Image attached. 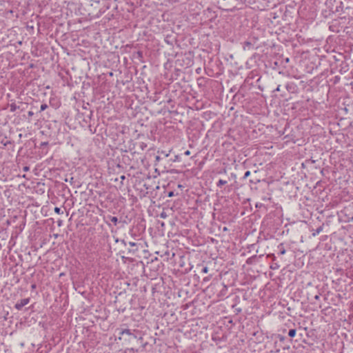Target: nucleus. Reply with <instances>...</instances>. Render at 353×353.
Listing matches in <instances>:
<instances>
[{"label":"nucleus","mask_w":353,"mask_h":353,"mask_svg":"<svg viewBox=\"0 0 353 353\" xmlns=\"http://www.w3.org/2000/svg\"><path fill=\"white\" fill-rule=\"evenodd\" d=\"M121 241H122L123 243H124L125 245V242L124 240H122Z\"/></svg>","instance_id":"35"},{"label":"nucleus","mask_w":353,"mask_h":353,"mask_svg":"<svg viewBox=\"0 0 353 353\" xmlns=\"http://www.w3.org/2000/svg\"><path fill=\"white\" fill-rule=\"evenodd\" d=\"M173 195H174L173 192H168V196H169V197H171V196H172Z\"/></svg>","instance_id":"29"},{"label":"nucleus","mask_w":353,"mask_h":353,"mask_svg":"<svg viewBox=\"0 0 353 353\" xmlns=\"http://www.w3.org/2000/svg\"><path fill=\"white\" fill-rule=\"evenodd\" d=\"M201 272L205 273V274L208 273V268L207 266L203 267L202 270H201Z\"/></svg>","instance_id":"19"},{"label":"nucleus","mask_w":353,"mask_h":353,"mask_svg":"<svg viewBox=\"0 0 353 353\" xmlns=\"http://www.w3.org/2000/svg\"><path fill=\"white\" fill-rule=\"evenodd\" d=\"M323 225L319 226V228H317L314 231V232L312 233V236H316L317 234H319L320 232H321L323 231Z\"/></svg>","instance_id":"7"},{"label":"nucleus","mask_w":353,"mask_h":353,"mask_svg":"<svg viewBox=\"0 0 353 353\" xmlns=\"http://www.w3.org/2000/svg\"><path fill=\"white\" fill-rule=\"evenodd\" d=\"M296 333V330L295 329H291L288 332V336L291 338H293L295 336Z\"/></svg>","instance_id":"12"},{"label":"nucleus","mask_w":353,"mask_h":353,"mask_svg":"<svg viewBox=\"0 0 353 353\" xmlns=\"http://www.w3.org/2000/svg\"><path fill=\"white\" fill-rule=\"evenodd\" d=\"M280 87H281V85H278L277 88H276L275 91L279 92L281 90Z\"/></svg>","instance_id":"30"},{"label":"nucleus","mask_w":353,"mask_h":353,"mask_svg":"<svg viewBox=\"0 0 353 353\" xmlns=\"http://www.w3.org/2000/svg\"><path fill=\"white\" fill-rule=\"evenodd\" d=\"M242 47L244 50H249L253 48L252 42L246 41L242 43Z\"/></svg>","instance_id":"3"},{"label":"nucleus","mask_w":353,"mask_h":353,"mask_svg":"<svg viewBox=\"0 0 353 353\" xmlns=\"http://www.w3.org/2000/svg\"><path fill=\"white\" fill-rule=\"evenodd\" d=\"M48 105H47L46 103H43V104H41V109H40V110H41V111H44L45 110H46V109L48 108Z\"/></svg>","instance_id":"17"},{"label":"nucleus","mask_w":353,"mask_h":353,"mask_svg":"<svg viewBox=\"0 0 353 353\" xmlns=\"http://www.w3.org/2000/svg\"><path fill=\"white\" fill-rule=\"evenodd\" d=\"M224 1H226V0H221V1H219V3L222 6V9L224 10H232V8L226 5L225 3H224Z\"/></svg>","instance_id":"4"},{"label":"nucleus","mask_w":353,"mask_h":353,"mask_svg":"<svg viewBox=\"0 0 353 353\" xmlns=\"http://www.w3.org/2000/svg\"><path fill=\"white\" fill-rule=\"evenodd\" d=\"M279 265L277 263H273L271 265H270V268L272 270H277L279 268Z\"/></svg>","instance_id":"14"},{"label":"nucleus","mask_w":353,"mask_h":353,"mask_svg":"<svg viewBox=\"0 0 353 353\" xmlns=\"http://www.w3.org/2000/svg\"><path fill=\"white\" fill-rule=\"evenodd\" d=\"M314 298L315 300H319L320 298V294H316Z\"/></svg>","instance_id":"25"},{"label":"nucleus","mask_w":353,"mask_h":353,"mask_svg":"<svg viewBox=\"0 0 353 353\" xmlns=\"http://www.w3.org/2000/svg\"><path fill=\"white\" fill-rule=\"evenodd\" d=\"M268 257H271L273 261H275L276 260V256H274V254H268Z\"/></svg>","instance_id":"21"},{"label":"nucleus","mask_w":353,"mask_h":353,"mask_svg":"<svg viewBox=\"0 0 353 353\" xmlns=\"http://www.w3.org/2000/svg\"><path fill=\"white\" fill-rule=\"evenodd\" d=\"M278 248L279 249V254H285L286 250H285L283 243L279 244V246H278Z\"/></svg>","instance_id":"10"},{"label":"nucleus","mask_w":353,"mask_h":353,"mask_svg":"<svg viewBox=\"0 0 353 353\" xmlns=\"http://www.w3.org/2000/svg\"><path fill=\"white\" fill-rule=\"evenodd\" d=\"M184 154L186 155V156H189L190 154V152L189 150H186L185 152H184Z\"/></svg>","instance_id":"26"},{"label":"nucleus","mask_w":353,"mask_h":353,"mask_svg":"<svg viewBox=\"0 0 353 353\" xmlns=\"http://www.w3.org/2000/svg\"><path fill=\"white\" fill-rule=\"evenodd\" d=\"M250 171L248 170L245 172L244 176L243 177V179H247L250 175Z\"/></svg>","instance_id":"18"},{"label":"nucleus","mask_w":353,"mask_h":353,"mask_svg":"<svg viewBox=\"0 0 353 353\" xmlns=\"http://www.w3.org/2000/svg\"><path fill=\"white\" fill-rule=\"evenodd\" d=\"M117 330L119 331V335L127 334L128 336H133L134 338H137V336L132 333V330L130 329L120 328V329H117Z\"/></svg>","instance_id":"2"},{"label":"nucleus","mask_w":353,"mask_h":353,"mask_svg":"<svg viewBox=\"0 0 353 353\" xmlns=\"http://www.w3.org/2000/svg\"><path fill=\"white\" fill-rule=\"evenodd\" d=\"M54 212L58 214H63V211H61V208L58 207L54 208Z\"/></svg>","instance_id":"16"},{"label":"nucleus","mask_w":353,"mask_h":353,"mask_svg":"<svg viewBox=\"0 0 353 353\" xmlns=\"http://www.w3.org/2000/svg\"><path fill=\"white\" fill-rule=\"evenodd\" d=\"M129 245H130V246H132V247H134V246H137V244L136 243H134V242H130V243H129Z\"/></svg>","instance_id":"23"},{"label":"nucleus","mask_w":353,"mask_h":353,"mask_svg":"<svg viewBox=\"0 0 353 353\" xmlns=\"http://www.w3.org/2000/svg\"><path fill=\"white\" fill-rule=\"evenodd\" d=\"M348 221H353V216L351 218H350Z\"/></svg>","instance_id":"33"},{"label":"nucleus","mask_w":353,"mask_h":353,"mask_svg":"<svg viewBox=\"0 0 353 353\" xmlns=\"http://www.w3.org/2000/svg\"><path fill=\"white\" fill-rule=\"evenodd\" d=\"M125 176H124V175H122V176H121V179L122 180H124V179H125Z\"/></svg>","instance_id":"34"},{"label":"nucleus","mask_w":353,"mask_h":353,"mask_svg":"<svg viewBox=\"0 0 353 353\" xmlns=\"http://www.w3.org/2000/svg\"><path fill=\"white\" fill-rule=\"evenodd\" d=\"M171 152V150H169L168 152L165 150L158 151V154L161 156H163L164 157H168Z\"/></svg>","instance_id":"8"},{"label":"nucleus","mask_w":353,"mask_h":353,"mask_svg":"<svg viewBox=\"0 0 353 353\" xmlns=\"http://www.w3.org/2000/svg\"><path fill=\"white\" fill-rule=\"evenodd\" d=\"M228 180H223V179H219L217 182H216V187L218 188H221V186L225 185L228 183Z\"/></svg>","instance_id":"6"},{"label":"nucleus","mask_w":353,"mask_h":353,"mask_svg":"<svg viewBox=\"0 0 353 353\" xmlns=\"http://www.w3.org/2000/svg\"><path fill=\"white\" fill-rule=\"evenodd\" d=\"M108 218L110 220L111 222H112L114 223V225H117L118 219L117 216H108Z\"/></svg>","instance_id":"11"},{"label":"nucleus","mask_w":353,"mask_h":353,"mask_svg":"<svg viewBox=\"0 0 353 353\" xmlns=\"http://www.w3.org/2000/svg\"><path fill=\"white\" fill-rule=\"evenodd\" d=\"M28 116H29V117H32V116H33L34 113H33V112H32V111H29V112H28Z\"/></svg>","instance_id":"27"},{"label":"nucleus","mask_w":353,"mask_h":353,"mask_svg":"<svg viewBox=\"0 0 353 353\" xmlns=\"http://www.w3.org/2000/svg\"><path fill=\"white\" fill-rule=\"evenodd\" d=\"M57 224H58V226H61V225H62V221H61V220H59V221H57Z\"/></svg>","instance_id":"28"},{"label":"nucleus","mask_w":353,"mask_h":353,"mask_svg":"<svg viewBox=\"0 0 353 353\" xmlns=\"http://www.w3.org/2000/svg\"><path fill=\"white\" fill-rule=\"evenodd\" d=\"M171 161L172 162L180 161H181V158H180L179 155H175L174 159H171Z\"/></svg>","instance_id":"15"},{"label":"nucleus","mask_w":353,"mask_h":353,"mask_svg":"<svg viewBox=\"0 0 353 353\" xmlns=\"http://www.w3.org/2000/svg\"><path fill=\"white\" fill-rule=\"evenodd\" d=\"M30 298L23 299L19 301L14 305L15 309L17 310H22L23 307L28 305L30 303Z\"/></svg>","instance_id":"1"},{"label":"nucleus","mask_w":353,"mask_h":353,"mask_svg":"<svg viewBox=\"0 0 353 353\" xmlns=\"http://www.w3.org/2000/svg\"><path fill=\"white\" fill-rule=\"evenodd\" d=\"M137 145H138L139 148L142 151H143L144 150H145V149H146V148L148 147V145H147L145 143H144V142H139V143H137Z\"/></svg>","instance_id":"9"},{"label":"nucleus","mask_w":353,"mask_h":353,"mask_svg":"<svg viewBox=\"0 0 353 353\" xmlns=\"http://www.w3.org/2000/svg\"><path fill=\"white\" fill-rule=\"evenodd\" d=\"M295 85L294 83H288L285 85V88L286 89L289 91V92H293L294 88H295Z\"/></svg>","instance_id":"5"},{"label":"nucleus","mask_w":353,"mask_h":353,"mask_svg":"<svg viewBox=\"0 0 353 353\" xmlns=\"http://www.w3.org/2000/svg\"><path fill=\"white\" fill-rule=\"evenodd\" d=\"M155 159L157 161H159L161 159H162V157L160 154H159L156 156Z\"/></svg>","instance_id":"22"},{"label":"nucleus","mask_w":353,"mask_h":353,"mask_svg":"<svg viewBox=\"0 0 353 353\" xmlns=\"http://www.w3.org/2000/svg\"><path fill=\"white\" fill-rule=\"evenodd\" d=\"M10 112H13L19 108L15 103H11L10 105Z\"/></svg>","instance_id":"13"},{"label":"nucleus","mask_w":353,"mask_h":353,"mask_svg":"<svg viewBox=\"0 0 353 353\" xmlns=\"http://www.w3.org/2000/svg\"><path fill=\"white\" fill-rule=\"evenodd\" d=\"M231 176H232V178H236V174H234V173H232V174H231Z\"/></svg>","instance_id":"32"},{"label":"nucleus","mask_w":353,"mask_h":353,"mask_svg":"<svg viewBox=\"0 0 353 353\" xmlns=\"http://www.w3.org/2000/svg\"><path fill=\"white\" fill-rule=\"evenodd\" d=\"M29 169H30V168H29V167H28V166H25V167H23V171H24V172H27V171H28V170H29Z\"/></svg>","instance_id":"24"},{"label":"nucleus","mask_w":353,"mask_h":353,"mask_svg":"<svg viewBox=\"0 0 353 353\" xmlns=\"http://www.w3.org/2000/svg\"><path fill=\"white\" fill-rule=\"evenodd\" d=\"M48 144V142H43L41 143V145H47Z\"/></svg>","instance_id":"31"},{"label":"nucleus","mask_w":353,"mask_h":353,"mask_svg":"<svg viewBox=\"0 0 353 353\" xmlns=\"http://www.w3.org/2000/svg\"><path fill=\"white\" fill-rule=\"evenodd\" d=\"M258 182H259V179H250V183L256 184V183H257Z\"/></svg>","instance_id":"20"}]
</instances>
